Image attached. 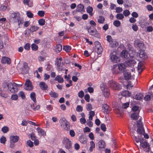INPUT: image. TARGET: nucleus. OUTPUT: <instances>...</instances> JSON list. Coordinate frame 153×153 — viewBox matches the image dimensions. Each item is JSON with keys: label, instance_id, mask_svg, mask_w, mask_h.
Here are the masks:
<instances>
[{"label": "nucleus", "instance_id": "obj_1", "mask_svg": "<svg viewBox=\"0 0 153 153\" xmlns=\"http://www.w3.org/2000/svg\"><path fill=\"white\" fill-rule=\"evenodd\" d=\"M111 71L113 74H121L125 67L124 63H120L113 65L111 67Z\"/></svg>", "mask_w": 153, "mask_h": 153}, {"label": "nucleus", "instance_id": "obj_2", "mask_svg": "<svg viewBox=\"0 0 153 153\" xmlns=\"http://www.w3.org/2000/svg\"><path fill=\"white\" fill-rule=\"evenodd\" d=\"M108 86L114 90H120L122 88L121 86L114 80H110L108 83Z\"/></svg>", "mask_w": 153, "mask_h": 153}, {"label": "nucleus", "instance_id": "obj_3", "mask_svg": "<svg viewBox=\"0 0 153 153\" xmlns=\"http://www.w3.org/2000/svg\"><path fill=\"white\" fill-rule=\"evenodd\" d=\"M140 147L145 149L146 152H149L151 149L149 143L143 138L140 140Z\"/></svg>", "mask_w": 153, "mask_h": 153}, {"label": "nucleus", "instance_id": "obj_4", "mask_svg": "<svg viewBox=\"0 0 153 153\" xmlns=\"http://www.w3.org/2000/svg\"><path fill=\"white\" fill-rule=\"evenodd\" d=\"M59 123L61 126L64 127L65 130H68L70 129L69 123L67 122L64 117H62L59 120Z\"/></svg>", "mask_w": 153, "mask_h": 153}, {"label": "nucleus", "instance_id": "obj_5", "mask_svg": "<svg viewBox=\"0 0 153 153\" xmlns=\"http://www.w3.org/2000/svg\"><path fill=\"white\" fill-rule=\"evenodd\" d=\"M62 143L65 145L66 149L70 150L72 148V143L71 141L67 137H65L63 138Z\"/></svg>", "mask_w": 153, "mask_h": 153}, {"label": "nucleus", "instance_id": "obj_6", "mask_svg": "<svg viewBox=\"0 0 153 153\" xmlns=\"http://www.w3.org/2000/svg\"><path fill=\"white\" fill-rule=\"evenodd\" d=\"M110 56V59L112 62L114 63L120 62V57L116 55V53L115 52H111Z\"/></svg>", "mask_w": 153, "mask_h": 153}, {"label": "nucleus", "instance_id": "obj_7", "mask_svg": "<svg viewBox=\"0 0 153 153\" xmlns=\"http://www.w3.org/2000/svg\"><path fill=\"white\" fill-rule=\"evenodd\" d=\"M8 86V89H9L10 91L12 93H15L18 91V89L16 88L15 86L14 85L13 83H12L11 82L9 83V84H6Z\"/></svg>", "mask_w": 153, "mask_h": 153}, {"label": "nucleus", "instance_id": "obj_8", "mask_svg": "<svg viewBox=\"0 0 153 153\" xmlns=\"http://www.w3.org/2000/svg\"><path fill=\"white\" fill-rule=\"evenodd\" d=\"M90 35L94 36L95 37L100 38V34L98 33L97 30L95 28L92 30V28L88 32Z\"/></svg>", "mask_w": 153, "mask_h": 153}, {"label": "nucleus", "instance_id": "obj_9", "mask_svg": "<svg viewBox=\"0 0 153 153\" xmlns=\"http://www.w3.org/2000/svg\"><path fill=\"white\" fill-rule=\"evenodd\" d=\"M29 67L28 66L27 64L25 62L23 63L22 67V68L21 72L22 74H25L28 73L29 70Z\"/></svg>", "mask_w": 153, "mask_h": 153}, {"label": "nucleus", "instance_id": "obj_10", "mask_svg": "<svg viewBox=\"0 0 153 153\" xmlns=\"http://www.w3.org/2000/svg\"><path fill=\"white\" fill-rule=\"evenodd\" d=\"M134 45L136 48L140 49L141 50L143 48L144 44L140 40H136L134 41Z\"/></svg>", "mask_w": 153, "mask_h": 153}, {"label": "nucleus", "instance_id": "obj_11", "mask_svg": "<svg viewBox=\"0 0 153 153\" xmlns=\"http://www.w3.org/2000/svg\"><path fill=\"white\" fill-rule=\"evenodd\" d=\"M10 16L13 19L15 22V21H18L20 19V15L19 12H16L12 13Z\"/></svg>", "mask_w": 153, "mask_h": 153}, {"label": "nucleus", "instance_id": "obj_12", "mask_svg": "<svg viewBox=\"0 0 153 153\" xmlns=\"http://www.w3.org/2000/svg\"><path fill=\"white\" fill-rule=\"evenodd\" d=\"M102 108L104 114H108L109 112L111 111V108L106 103H104L102 105Z\"/></svg>", "mask_w": 153, "mask_h": 153}, {"label": "nucleus", "instance_id": "obj_13", "mask_svg": "<svg viewBox=\"0 0 153 153\" xmlns=\"http://www.w3.org/2000/svg\"><path fill=\"white\" fill-rule=\"evenodd\" d=\"M123 74L124 77H125V79L126 80H128L131 77V74L130 72L127 71L126 70V66L125 65V69H124V71L122 73Z\"/></svg>", "mask_w": 153, "mask_h": 153}, {"label": "nucleus", "instance_id": "obj_14", "mask_svg": "<svg viewBox=\"0 0 153 153\" xmlns=\"http://www.w3.org/2000/svg\"><path fill=\"white\" fill-rule=\"evenodd\" d=\"M138 127L137 132L140 135H142L145 133V130L143 127V124H140V125L137 126Z\"/></svg>", "mask_w": 153, "mask_h": 153}, {"label": "nucleus", "instance_id": "obj_15", "mask_svg": "<svg viewBox=\"0 0 153 153\" xmlns=\"http://www.w3.org/2000/svg\"><path fill=\"white\" fill-rule=\"evenodd\" d=\"M1 62L2 64L7 63L8 64H10L11 62V60L10 58L7 57H3L1 58Z\"/></svg>", "mask_w": 153, "mask_h": 153}, {"label": "nucleus", "instance_id": "obj_16", "mask_svg": "<svg viewBox=\"0 0 153 153\" xmlns=\"http://www.w3.org/2000/svg\"><path fill=\"white\" fill-rule=\"evenodd\" d=\"M84 10V6L81 4H79L78 5L77 7L76 8V10H74L73 11V14H75L76 12H80Z\"/></svg>", "mask_w": 153, "mask_h": 153}, {"label": "nucleus", "instance_id": "obj_17", "mask_svg": "<svg viewBox=\"0 0 153 153\" xmlns=\"http://www.w3.org/2000/svg\"><path fill=\"white\" fill-rule=\"evenodd\" d=\"M139 56L140 58L142 59H146L148 58L147 55L146 54L145 51L141 50L140 53H139Z\"/></svg>", "mask_w": 153, "mask_h": 153}, {"label": "nucleus", "instance_id": "obj_18", "mask_svg": "<svg viewBox=\"0 0 153 153\" xmlns=\"http://www.w3.org/2000/svg\"><path fill=\"white\" fill-rule=\"evenodd\" d=\"M62 58L60 57L58 59L57 58L55 61V65L57 66V67L59 69V70H60L61 71L63 70L62 69L61 67V62L62 61Z\"/></svg>", "mask_w": 153, "mask_h": 153}, {"label": "nucleus", "instance_id": "obj_19", "mask_svg": "<svg viewBox=\"0 0 153 153\" xmlns=\"http://www.w3.org/2000/svg\"><path fill=\"white\" fill-rule=\"evenodd\" d=\"M25 85H26V89L27 90H32V85L31 82L29 79L27 80L25 83Z\"/></svg>", "mask_w": 153, "mask_h": 153}, {"label": "nucleus", "instance_id": "obj_20", "mask_svg": "<svg viewBox=\"0 0 153 153\" xmlns=\"http://www.w3.org/2000/svg\"><path fill=\"white\" fill-rule=\"evenodd\" d=\"M10 142L16 143L19 140V137L17 135H12L10 137Z\"/></svg>", "mask_w": 153, "mask_h": 153}, {"label": "nucleus", "instance_id": "obj_21", "mask_svg": "<svg viewBox=\"0 0 153 153\" xmlns=\"http://www.w3.org/2000/svg\"><path fill=\"white\" fill-rule=\"evenodd\" d=\"M126 64L129 66H134V65L136 63V62L134 60L129 59L125 62Z\"/></svg>", "mask_w": 153, "mask_h": 153}, {"label": "nucleus", "instance_id": "obj_22", "mask_svg": "<svg viewBox=\"0 0 153 153\" xmlns=\"http://www.w3.org/2000/svg\"><path fill=\"white\" fill-rule=\"evenodd\" d=\"M129 54L126 50H123L121 53V56L122 57L127 59L128 58Z\"/></svg>", "mask_w": 153, "mask_h": 153}, {"label": "nucleus", "instance_id": "obj_23", "mask_svg": "<svg viewBox=\"0 0 153 153\" xmlns=\"http://www.w3.org/2000/svg\"><path fill=\"white\" fill-rule=\"evenodd\" d=\"M121 94L123 97H129L131 95V93L128 90H124L121 92Z\"/></svg>", "mask_w": 153, "mask_h": 153}, {"label": "nucleus", "instance_id": "obj_24", "mask_svg": "<svg viewBox=\"0 0 153 153\" xmlns=\"http://www.w3.org/2000/svg\"><path fill=\"white\" fill-rule=\"evenodd\" d=\"M139 111H138V112H134L131 114V117L133 120H136L138 119Z\"/></svg>", "mask_w": 153, "mask_h": 153}, {"label": "nucleus", "instance_id": "obj_25", "mask_svg": "<svg viewBox=\"0 0 153 153\" xmlns=\"http://www.w3.org/2000/svg\"><path fill=\"white\" fill-rule=\"evenodd\" d=\"M119 44L116 39H114L112 42L109 44V46L112 48H114L118 46Z\"/></svg>", "mask_w": 153, "mask_h": 153}, {"label": "nucleus", "instance_id": "obj_26", "mask_svg": "<svg viewBox=\"0 0 153 153\" xmlns=\"http://www.w3.org/2000/svg\"><path fill=\"white\" fill-rule=\"evenodd\" d=\"M143 95L142 94L140 93H137L135 96V97H133V99L137 100H140L143 99Z\"/></svg>", "mask_w": 153, "mask_h": 153}, {"label": "nucleus", "instance_id": "obj_27", "mask_svg": "<svg viewBox=\"0 0 153 153\" xmlns=\"http://www.w3.org/2000/svg\"><path fill=\"white\" fill-rule=\"evenodd\" d=\"M39 85L40 88L42 90H46L47 89V85L44 82H40Z\"/></svg>", "mask_w": 153, "mask_h": 153}, {"label": "nucleus", "instance_id": "obj_28", "mask_svg": "<svg viewBox=\"0 0 153 153\" xmlns=\"http://www.w3.org/2000/svg\"><path fill=\"white\" fill-rule=\"evenodd\" d=\"M62 49V46L60 44H58L55 47V50L56 52H59Z\"/></svg>", "mask_w": 153, "mask_h": 153}, {"label": "nucleus", "instance_id": "obj_29", "mask_svg": "<svg viewBox=\"0 0 153 153\" xmlns=\"http://www.w3.org/2000/svg\"><path fill=\"white\" fill-rule=\"evenodd\" d=\"M36 94L34 92H33L31 93L30 95V97L31 99L35 103H36Z\"/></svg>", "mask_w": 153, "mask_h": 153}, {"label": "nucleus", "instance_id": "obj_30", "mask_svg": "<svg viewBox=\"0 0 153 153\" xmlns=\"http://www.w3.org/2000/svg\"><path fill=\"white\" fill-rule=\"evenodd\" d=\"M55 81H58L59 83H62L64 81L63 78L60 76H57L54 79Z\"/></svg>", "mask_w": 153, "mask_h": 153}, {"label": "nucleus", "instance_id": "obj_31", "mask_svg": "<svg viewBox=\"0 0 153 153\" xmlns=\"http://www.w3.org/2000/svg\"><path fill=\"white\" fill-rule=\"evenodd\" d=\"M39 29V27L34 25L32 26L29 29V30L30 32H33L34 31H36Z\"/></svg>", "mask_w": 153, "mask_h": 153}, {"label": "nucleus", "instance_id": "obj_32", "mask_svg": "<svg viewBox=\"0 0 153 153\" xmlns=\"http://www.w3.org/2000/svg\"><path fill=\"white\" fill-rule=\"evenodd\" d=\"M99 147L100 148H105V142L102 140H100L99 142Z\"/></svg>", "mask_w": 153, "mask_h": 153}, {"label": "nucleus", "instance_id": "obj_33", "mask_svg": "<svg viewBox=\"0 0 153 153\" xmlns=\"http://www.w3.org/2000/svg\"><path fill=\"white\" fill-rule=\"evenodd\" d=\"M23 3L25 5H27L30 7H31L33 5V2L31 1H23Z\"/></svg>", "mask_w": 153, "mask_h": 153}, {"label": "nucleus", "instance_id": "obj_34", "mask_svg": "<svg viewBox=\"0 0 153 153\" xmlns=\"http://www.w3.org/2000/svg\"><path fill=\"white\" fill-rule=\"evenodd\" d=\"M105 21L104 17L102 16H100L98 19V22L100 24H103Z\"/></svg>", "mask_w": 153, "mask_h": 153}, {"label": "nucleus", "instance_id": "obj_35", "mask_svg": "<svg viewBox=\"0 0 153 153\" xmlns=\"http://www.w3.org/2000/svg\"><path fill=\"white\" fill-rule=\"evenodd\" d=\"M99 46V47L96 48V49L98 54H101L103 51V48L101 45Z\"/></svg>", "mask_w": 153, "mask_h": 153}, {"label": "nucleus", "instance_id": "obj_36", "mask_svg": "<svg viewBox=\"0 0 153 153\" xmlns=\"http://www.w3.org/2000/svg\"><path fill=\"white\" fill-rule=\"evenodd\" d=\"M90 147L89 150L91 152H92L94 148H95V144L93 141H91L90 142Z\"/></svg>", "mask_w": 153, "mask_h": 153}, {"label": "nucleus", "instance_id": "obj_37", "mask_svg": "<svg viewBox=\"0 0 153 153\" xmlns=\"http://www.w3.org/2000/svg\"><path fill=\"white\" fill-rule=\"evenodd\" d=\"M63 49L67 52H69L71 49V47L69 45L64 46Z\"/></svg>", "mask_w": 153, "mask_h": 153}, {"label": "nucleus", "instance_id": "obj_38", "mask_svg": "<svg viewBox=\"0 0 153 153\" xmlns=\"http://www.w3.org/2000/svg\"><path fill=\"white\" fill-rule=\"evenodd\" d=\"M31 48L33 51H36L38 50V47L35 44L33 43L31 45Z\"/></svg>", "mask_w": 153, "mask_h": 153}, {"label": "nucleus", "instance_id": "obj_39", "mask_svg": "<svg viewBox=\"0 0 153 153\" xmlns=\"http://www.w3.org/2000/svg\"><path fill=\"white\" fill-rule=\"evenodd\" d=\"M49 94L51 97L54 98L57 97L58 96V94L57 93H56L52 91H51L49 93Z\"/></svg>", "mask_w": 153, "mask_h": 153}, {"label": "nucleus", "instance_id": "obj_40", "mask_svg": "<svg viewBox=\"0 0 153 153\" xmlns=\"http://www.w3.org/2000/svg\"><path fill=\"white\" fill-rule=\"evenodd\" d=\"M143 65V62H139L137 66V69L139 71L142 72L143 70V69L142 68V67Z\"/></svg>", "mask_w": 153, "mask_h": 153}, {"label": "nucleus", "instance_id": "obj_41", "mask_svg": "<svg viewBox=\"0 0 153 153\" xmlns=\"http://www.w3.org/2000/svg\"><path fill=\"white\" fill-rule=\"evenodd\" d=\"M80 142L83 144H85L87 142V140L83 137H79Z\"/></svg>", "mask_w": 153, "mask_h": 153}, {"label": "nucleus", "instance_id": "obj_42", "mask_svg": "<svg viewBox=\"0 0 153 153\" xmlns=\"http://www.w3.org/2000/svg\"><path fill=\"white\" fill-rule=\"evenodd\" d=\"M18 95L19 97H21L23 99H25L26 98L25 93L22 91H20L18 94Z\"/></svg>", "mask_w": 153, "mask_h": 153}, {"label": "nucleus", "instance_id": "obj_43", "mask_svg": "<svg viewBox=\"0 0 153 153\" xmlns=\"http://www.w3.org/2000/svg\"><path fill=\"white\" fill-rule=\"evenodd\" d=\"M36 129L37 130L38 133L40 134L41 135L43 136L44 135L45 133L44 131L42 128L38 127Z\"/></svg>", "mask_w": 153, "mask_h": 153}, {"label": "nucleus", "instance_id": "obj_44", "mask_svg": "<svg viewBox=\"0 0 153 153\" xmlns=\"http://www.w3.org/2000/svg\"><path fill=\"white\" fill-rule=\"evenodd\" d=\"M38 23L41 26L45 24V20L42 19H40L38 21Z\"/></svg>", "mask_w": 153, "mask_h": 153}, {"label": "nucleus", "instance_id": "obj_45", "mask_svg": "<svg viewBox=\"0 0 153 153\" xmlns=\"http://www.w3.org/2000/svg\"><path fill=\"white\" fill-rule=\"evenodd\" d=\"M116 18L117 19L120 20H121L124 18L123 15L121 13H118L116 15Z\"/></svg>", "mask_w": 153, "mask_h": 153}, {"label": "nucleus", "instance_id": "obj_46", "mask_svg": "<svg viewBox=\"0 0 153 153\" xmlns=\"http://www.w3.org/2000/svg\"><path fill=\"white\" fill-rule=\"evenodd\" d=\"M3 91L2 89L0 88V96L5 98H6L8 97L7 94H3Z\"/></svg>", "mask_w": 153, "mask_h": 153}, {"label": "nucleus", "instance_id": "obj_47", "mask_svg": "<svg viewBox=\"0 0 153 153\" xmlns=\"http://www.w3.org/2000/svg\"><path fill=\"white\" fill-rule=\"evenodd\" d=\"M1 131L4 133H6L9 131V128L6 126H4L1 128Z\"/></svg>", "mask_w": 153, "mask_h": 153}, {"label": "nucleus", "instance_id": "obj_48", "mask_svg": "<svg viewBox=\"0 0 153 153\" xmlns=\"http://www.w3.org/2000/svg\"><path fill=\"white\" fill-rule=\"evenodd\" d=\"M120 22L119 20H115L113 22V25L117 27L120 26Z\"/></svg>", "mask_w": 153, "mask_h": 153}, {"label": "nucleus", "instance_id": "obj_49", "mask_svg": "<svg viewBox=\"0 0 153 153\" xmlns=\"http://www.w3.org/2000/svg\"><path fill=\"white\" fill-rule=\"evenodd\" d=\"M0 143L4 144H5L6 141V138L4 136H2L0 139Z\"/></svg>", "mask_w": 153, "mask_h": 153}, {"label": "nucleus", "instance_id": "obj_50", "mask_svg": "<svg viewBox=\"0 0 153 153\" xmlns=\"http://www.w3.org/2000/svg\"><path fill=\"white\" fill-rule=\"evenodd\" d=\"M18 96L17 94H12L11 97V99L12 100H16L18 99Z\"/></svg>", "mask_w": 153, "mask_h": 153}, {"label": "nucleus", "instance_id": "obj_51", "mask_svg": "<svg viewBox=\"0 0 153 153\" xmlns=\"http://www.w3.org/2000/svg\"><path fill=\"white\" fill-rule=\"evenodd\" d=\"M107 40L108 42L110 44L113 41L114 39H113L111 36L110 35H108L106 36Z\"/></svg>", "mask_w": 153, "mask_h": 153}, {"label": "nucleus", "instance_id": "obj_52", "mask_svg": "<svg viewBox=\"0 0 153 153\" xmlns=\"http://www.w3.org/2000/svg\"><path fill=\"white\" fill-rule=\"evenodd\" d=\"M130 14V12L128 10H126L123 12V14L125 16H128Z\"/></svg>", "mask_w": 153, "mask_h": 153}, {"label": "nucleus", "instance_id": "obj_53", "mask_svg": "<svg viewBox=\"0 0 153 153\" xmlns=\"http://www.w3.org/2000/svg\"><path fill=\"white\" fill-rule=\"evenodd\" d=\"M24 48L26 50L28 51L30 48V45L29 43H27L24 46Z\"/></svg>", "mask_w": 153, "mask_h": 153}, {"label": "nucleus", "instance_id": "obj_54", "mask_svg": "<svg viewBox=\"0 0 153 153\" xmlns=\"http://www.w3.org/2000/svg\"><path fill=\"white\" fill-rule=\"evenodd\" d=\"M45 13L44 11L42 10L39 11L37 14L40 17H43L44 16Z\"/></svg>", "mask_w": 153, "mask_h": 153}, {"label": "nucleus", "instance_id": "obj_55", "mask_svg": "<svg viewBox=\"0 0 153 153\" xmlns=\"http://www.w3.org/2000/svg\"><path fill=\"white\" fill-rule=\"evenodd\" d=\"M27 16L29 18H33V14L30 11H27L26 13Z\"/></svg>", "mask_w": 153, "mask_h": 153}, {"label": "nucleus", "instance_id": "obj_56", "mask_svg": "<svg viewBox=\"0 0 153 153\" xmlns=\"http://www.w3.org/2000/svg\"><path fill=\"white\" fill-rule=\"evenodd\" d=\"M101 129L103 131H106V127L104 123H102L101 125L100 126Z\"/></svg>", "mask_w": 153, "mask_h": 153}, {"label": "nucleus", "instance_id": "obj_57", "mask_svg": "<svg viewBox=\"0 0 153 153\" xmlns=\"http://www.w3.org/2000/svg\"><path fill=\"white\" fill-rule=\"evenodd\" d=\"M27 144L30 147H32L33 146V142L30 140H29L27 141Z\"/></svg>", "mask_w": 153, "mask_h": 153}, {"label": "nucleus", "instance_id": "obj_58", "mask_svg": "<svg viewBox=\"0 0 153 153\" xmlns=\"http://www.w3.org/2000/svg\"><path fill=\"white\" fill-rule=\"evenodd\" d=\"M86 10L88 13H91V12H92L93 10V7L90 6H88Z\"/></svg>", "mask_w": 153, "mask_h": 153}, {"label": "nucleus", "instance_id": "obj_59", "mask_svg": "<svg viewBox=\"0 0 153 153\" xmlns=\"http://www.w3.org/2000/svg\"><path fill=\"white\" fill-rule=\"evenodd\" d=\"M84 92L82 91H80L78 94V96L80 98H82L84 96Z\"/></svg>", "mask_w": 153, "mask_h": 153}, {"label": "nucleus", "instance_id": "obj_60", "mask_svg": "<svg viewBox=\"0 0 153 153\" xmlns=\"http://www.w3.org/2000/svg\"><path fill=\"white\" fill-rule=\"evenodd\" d=\"M83 110V108L82 107L79 105L77 106L76 108V111L78 112L82 111Z\"/></svg>", "mask_w": 153, "mask_h": 153}, {"label": "nucleus", "instance_id": "obj_61", "mask_svg": "<svg viewBox=\"0 0 153 153\" xmlns=\"http://www.w3.org/2000/svg\"><path fill=\"white\" fill-rule=\"evenodd\" d=\"M139 107L137 105L134 106L132 108V110L133 111L135 112L139 110Z\"/></svg>", "mask_w": 153, "mask_h": 153}, {"label": "nucleus", "instance_id": "obj_62", "mask_svg": "<svg viewBox=\"0 0 153 153\" xmlns=\"http://www.w3.org/2000/svg\"><path fill=\"white\" fill-rule=\"evenodd\" d=\"M30 137L31 139L33 140H34L36 139V137L35 136V134L33 133H32L30 134Z\"/></svg>", "mask_w": 153, "mask_h": 153}, {"label": "nucleus", "instance_id": "obj_63", "mask_svg": "<svg viewBox=\"0 0 153 153\" xmlns=\"http://www.w3.org/2000/svg\"><path fill=\"white\" fill-rule=\"evenodd\" d=\"M86 109L88 111H90L92 109V107L91 104L88 103L87 104Z\"/></svg>", "mask_w": 153, "mask_h": 153}, {"label": "nucleus", "instance_id": "obj_64", "mask_svg": "<svg viewBox=\"0 0 153 153\" xmlns=\"http://www.w3.org/2000/svg\"><path fill=\"white\" fill-rule=\"evenodd\" d=\"M84 98L87 102H89L90 96L88 94H86Z\"/></svg>", "mask_w": 153, "mask_h": 153}]
</instances>
